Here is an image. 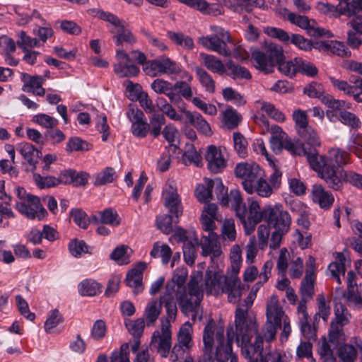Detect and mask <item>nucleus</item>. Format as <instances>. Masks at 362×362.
Segmentation results:
<instances>
[{"label": "nucleus", "mask_w": 362, "mask_h": 362, "mask_svg": "<svg viewBox=\"0 0 362 362\" xmlns=\"http://www.w3.org/2000/svg\"><path fill=\"white\" fill-rule=\"evenodd\" d=\"M205 289L207 294L220 296L228 294L230 303H237L242 296L245 286L239 276L227 271L224 274L220 270L212 271L208 269L205 274Z\"/></svg>", "instance_id": "nucleus-1"}, {"label": "nucleus", "mask_w": 362, "mask_h": 362, "mask_svg": "<svg viewBox=\"0 0 362 362\" xmlns=\"http://www.w3.org/2000/svg\"><path fill=\"white\" fill-rule=\"evenodd\" d=\"M234 334L228 330L227 338L224 337V327L216 324L214 320L209 321L206 325L204 334V352L211 357L215 348V358L216 362H226L231 351Z\"/></svg>", "instance_id": "nucleus-2"}, {"label": "nucleus", "mask_w": 362, "mask_h": 362, "mask_svg": "<svg viewBox=\"0 0 362 362\" xmlns=\"http://www.w3.org/2000/svg\"><path fill=\"white\" fill-rule=\"evenodd\" d=\"M202 274H197L191 276L188 284V293L183 291V294L177 296V302L182 313L188 315L189 313H198L199 305L203 298L202 288Z\"/></svg>", "instance_id": "nucleus-3"}, {"label": "nucleus", "mask_w": 362, "mask_h": 362, "mask_svg": "<svg viewBox=\"0 0 362 362\" xmlns=\"http://www.w3.org/2000/svg\"><path fill=\"white\" fill-rule=\"evenodd\" d=\"M16 194L18 200L16 203V209L19 213L31 220H42L45 217L47 211L39 197L27 193L24 188L20 187L16 188Z\"/></svg>", "instance_id": "nucleus-4"}, {"label": "nucleus", "mask_w": 362, "mask_h": 362, "mask_svg": "<svg viewBox=\"0 0 362 362\" xmlns=\"http://www.w3.org/2000/svg\"><path fill=\"white\" fill-rule=\"evenodd\" d=\"M350 154L340 148H332L329 152V158H325L323 156L319 155L313 148V151H311L308 155V161L311 168L316 171L319 176L321 177L320 170H324L327 167L336 169L333 166V163L337 164L339 167L346 165L349 162Z\"/></svg>", "instance_id": "nucleus-5"}, {"label": "nucleus", "mask_w": 362, "mask_h": 362, "mask_svg": "<svg viewBox=\"0 0 362 362\" xmlns=\"http://www.w3.org/2000/svg\"><path fill=\"white\" fill-rule=\"evenodd\" d=\"M210 30L213 34L200 37L198 42L209 51L217 52L225 57L230 56L231 52L228 48L227 44L232 42V37L229 31L217 25H211Z\"/></svg>", "instance_id": "nucleus-6"}, {"label": "nucleus", "mask_w": 362, "mask_h": 362, "mask_svg": "<svg viewBox=\"0 0 362 362\" xmlns=\"http://www.w3.org/2000/svg\"><path fill=\"white\" fill-rule=\"evenodd\" d=\"M321 178L325 180L328 187L334 190H341L344 182L362 189V175L352 171H346L342 168L334 169L327 167L320 170Z\"/></svg>", "instance_id": "nucleus-7"}, {"label": "nucleus", "mask_w": 362, "mask_h": 362, "mask_svg": "<svg viewBox=\"0 0 362 362\" xmlns=\"http://www.w3.org/2000/svg\"><path fill=\"white\" fill-rule=\"evenodd\" d=\"M271 130L272 135L270 138V145L273 151L279 153L284 148L293 155H304L307 158L308 155L313 151V149L308 151L303 146L293 141L279 126H272Z\"/></svg>", "instance_id": "nucleus-8"}, {"label": "nucleus", "mask_w": 362, "mask_h": 362, "mask_svg": "<svg viewBox=\"0 0 362 362\" xmlns=\"http://www.w3.org/2000/svg\"><path fill=\"white\" fill-rule=\"evenodd\" d=\"M235 336L238 343L240 339L253 337L257 333L256 317L254 313L247 308H237L235 312Z\"/></svg>", "instance_id": "nucleus-9"}, {"label": "nucleus", "mask_w": 362, "mask_h": 362, "mask_svg": "<svg viewBox=\"0 0 362 362\" xmlns=\"http://www.w3.org/2000/svg\"><path fill=\"white\" fill-rule=\"evenodd\" d=\"M237 217L243 226L245 235H251L255 230L256 226L264 218L265 220L264 208L261 211L259 203L252 199H248V207L239 208L237 210Z\"/></svg>", "instance_id": "nucleus-10"}, {"label": "nucleus", "mask_w": 362, "mask_h": 362, "mask_svg": "<svg viewBox=\"0 0 362 362\" xmlns=\"http://www.w3.org/2000/svg\"><path fill=\"white\" fill-rule=\"evenodd\" d=\"M282 57L281 48L274 44L269 45L265 52L254 50L252 53L255 67L266 74L272 72L276 63L282 60Z\"/></svg>", "instance_id": "nucleus-11"}, {"label": "nucleus", "mask_w": 362, "mask_h": 362, "mask_svg": "<svg viewBox=\"0 0 362 362\" xmlns=\"http://www.w3.org/2000/svg\"><path fill=\"white\" fill-rule=\"evenodd\" d=\"M265 221L275 230L288 232L290 228L291 218L287 211L284 210L281 204L264 207Z\"/></svg>", "instance_id": "nucleus-12"}, {"label": "nucleus", "mask_w": 362, "mask_h": 362, "mask_svg": "<svg viewBox=\"0 0 362 362\" xmlns=\"http://www.w3.org/2000/svg\"><path fill=\"white\" fill-rule=\"evenodd\" d=\"M235 174L237 177L241 178L244 189L248 194H252V185L261 176L264 171L259 165L253 162H242L236 165Z\"/></svg>", "instance_id": "nucleus-13"}, {"label": "nucleus", "mask_w": 362, "mask_h": 362, "mask_svg": "<svg viewBox=\"0 0 362 362\" xmlns=\"http://www.w3.org/2000/svg\"><path fill=\"white\" fill-rule=\"evenodd\" d=\"M297 132L308 145L315 148L320 145V140L313 128L308 125L307 115L302 110H296L293 114Z\"/></svg>", "instance_id": "nucleus-14"}, {"label": "nucleus", "mask_w": 362, "mask_h": 362, "mask_svg": "<svg viewBox=\"0 0 362 362\" xmlns=\"http://www.w3.org/2000/svg\"><path fill=\"white\" fill-rule=\"evenodd\" d=\"M164 206L177 219L182 214L181 198L177 193V185L174 180H168L163 190Z\"/></svg>", "instance_id": "nucleus-15"}, {"label": "nucleus", "mask_w": 362, "mask_h": 362, "mask_svg": "<svg viewBox=\"0 0 362 362\" xmlns=\"http://www.w3.org/2000/svg\"><path fill=\"white\" fill-rule=\"evenodd\" d=\"M148 75L176 74L181 71L180 65L167 57H161L149 62L144 67Z\"/></svg>", "instance_id": "nucleus-16"}, {"label": "nucleus", "mask_w": 362, "mask_h": 362, "mask_svg": "<svg viewBox=\"0 0 362 362\" xmlns=\"http://www.w3.org/2000/svg\"><path fill=\"white\" fill-rule=\"evenodd\" d=\"M168 322H162L160 329L155 330L151 340V347L163 357L167 356L171 348L172 332Z\"/></svg>", "instance_id": "nucleus-17"}, {"label": "nucleus", "mask_w": 362, "mask_h": 362, "mask_svg": "<svg viewBox=\"0 0 362 362\" xmlns=\"http://www.w3.org/2000/svg\"><path fill=\"white\" fill-rule=\"evenodd\" d=\"M288 20L293 24L306 30L307 33L314 37L333 36L332 33L322 28L317 26V23L314 20H309L307 16H300L294 13L288 14Z\"/></svg>", "instance_id": "nucleus-18"}, {"label": "nucleus", "mask_w": 362, "mask_h": 362, "mask_svg": "<svg viewBox=\"0 0 362 362\" xmlns=\"http://www.w3.org/2000/svg\"><path fill=\"white\" fill-rule=\"evenodd\" d=\"M115 59L114 71L119 77H134L139 73V68L130 62V57L122 48L117 49Z\"/></svg>", "instance_id": "nucleus-19"}, {"label": "nucleus", "mask_w": 362, "mask_h": 362, "mask_svg": "<svg viewBox=\"0 0 362 362\" xmlns=\"http://www.w3.org/2000/svg\"><path fill=\"white\" fill-rule=\"evenodd\" d=\"M255 339L254 341H252V337H247L246 340H244V338L240 339V342L238 344H240L242 347V354L243 356L248 358L249 360L255 359V356H264L262 354L263 351V339L261 337V334H258L257 333L255 334Z\"/></svg>", "instance_id": "nucleus-20"}, {"label": "nucleus", "mask_w": 362, "mask_h": 362, "mask_svg": "<svg viewBox=\"0 0 362 362\" xmlns=\"http://www.w3.org/2000/svg\"><path fill=\"white\" fill-rule=\"evenodd\" d=\"M357 76H354L350 77V82L354 83V85H350L346 81L340 80L332 76L329 77V79L334 88L344 92L348 95L353 96L356 102L362 103V98L361 97L362 95V90L357 84Z\"/></svg>", "instance_id": "nucleus-21"}, {"label": "nucleus", "mask_w": 362, "mask_h": 362, "mask_svg": "<svg viewBox=\"0 0 362 362\" xmlns=\"http://www.w3.org/2000/svg\"><path fill=\"white\" fill-rule=\"evenodd\" d=\"M192 325L189 322L184 323L177 333L178 344L173 348V352L177 356L182 355L192 347Z\"/></svg>", "instance_id": "nucleus-22"}, {"label": "nucleus", "mask_w": 362, "mask_h": 362, "mask_svg": "<svg viewBox=\"0 0 362 362\" xmlns=\"http://www.w3.org/2000/svg\"><path fill=\"white\" fill-rule=\"evenodd\" d=\"M179 1L204 15L217 16L224 13L223 6L218 4H210L206 0H179Z\"/></svg>", "instance_id": "nucleus-23"}, {"label": "nucleus", "mask_w": 362, "mask_h": 362, "mask_svg": "<svg viewBox=\"0 0 362 362\" xmlns=\"http://www.w3.org/2000/svg\"><path fill=\"white\" fill-rule=\"evenodd\" d=\"M205 158L207 161L208 168L214 173L221 172L226 166V162L221 149L214 145L208 147Z\"/></svg>", "instance_id": "nucleus-24"}, {"label": "nucleus", "mask_w": 362, "mask_h": 362, "mask_svg": "<svg viewBox=\"0 0 362 362\" xmlns=\"http://www.w3.org/2000/svg\"><path fill=\"white\" fill-rule=\"evenodd\" d=\"M358 351H362V339L353 337L350 340V344H344L339 347L338 356L343 362H354Z\"/></svg>", "instance_id": "nucleus-25"}, {"label": "nucleus", "mask_w": 362, "mask_h": 362, "mask_svg": "<svg viewBox=\"0 0 362 362\" xmlns=\"http://www.w3.org/2000/svg\"><path fill=\"white\" fill-rule=\"evenodd\" d=\"M266 317L267 321L281 325L286 318H288L276 296H272L267 302Z\"/></svg>", "instance_id": "nucleus-26"}, {"label": "nucleus", "mask_w": 362, "mask_h": 362, "mask_svg": "<svg viewBox=\"0 0 362 362\" xmlns=\"http://www.w3.org/2000/svg\"><path fill=\"white\" fill-rule=\"evenodd\" d=\"M339 4L334 6L329 3L318 2L316 8L319 12L329 17H338L341 15L349 16V11L351 7L348 0H338Z\"/></svg>", "instance_id": "nucleus-27"}, {"label": "nucleus", "mask_w": 362, "mask_h": 362, "mask_svg": "<svg viewBox=\"0 0 362 362\" xmlns=\"http://www.w3.org/2000/svg\"><path fill=\"white\" fill-rule=\"evenodd\" d=\"M179 108L180 111L185 114L190 124H192L199 133L205 136L211 135L212 132L209 124L199 113L187 110L185 105L183 103L181 106H179Z\"/></svg>", "instance_id": "nucleus-28"}, {"label": "nucleus", "mask_w": 362, "mask_h": 362, "mask_svg": "<svg viewBox=\"0 0 362 362\" xmlns=\"http://www.w3.org/2000/svg\"><path fill=\"white\" fill-rule=\"evenodd\" d=\"M201 247L202 255L204 257L212 255L214 257H218L222 254L216 233H209L207 235L203 236Z\"/></svg>", "instance_id": "nucleus-29"}, {"label": "nucleus", "mask_w": 362, "mask_h": 362, "mask_svg": "<svg viewBox=\"0 0 362 362\" xmlns=\"http://www.w3.org/2000/svg\"><path fill=\"white\" fill-rule=\"evenodd\" d=\"M151 87L156 93L165 95L173 104L182 103L181 98L174 92L175 84L168 81L157 78L153 81Z\"/></svg>", "instance_id": "nucleus-30"}, {"label": "nucleus", "mask_w": 362, "mask_h": 362, "mask_svg": "<svg viewBox=\"0 0 362 362\" xmlns=\"http://www.w3.org/2000/svg\"><path fill=\"white\" fill-rule=\"evenodd\" d=\"M146 268V263L139 262L127 274V284L129 287L134 288V293L136 295L142 292L144 289L142 285V273Z\"/></svg>", "instance_id": "nucleus-31"}, {"label": "nucleus", "mask_w": 362, "mask_h": 362, "mask_svg": "<svg viewBox=\"0 0 362 362\" xmlns=\"http://www.w3.org/2000/svg\"><path fill=\"white\" fill-rule=\"evenodd\" d=\"M312 199L322 209L330 208L334 201L332 194L325 190L321 185H314L313 186Z\"/></svg>", "instance_id": "nucleus-32"}, {"label": "nucleus", "mask_w": 362, "mask_h": 362, "mask_svg": "<svg viewBox=\"0 0 362 362\" xmlns=\"http://www.w3.org/2000/svg\"><path fill=\"white\" fill-rule=\"evenodd\" d=\"M199 60L203 66L213 73L222 75L226 72V66L214 55L202 52L199 54Z\"/></svg>", "instance_id": "nucleus-33"}, {"label": "nucleus", "mask_w": 362, "mask_h": 362, "mask_svg": "<svg viewBox=\"0 0 362 362\" xmlns=\"http://www.w3.org/2000/svg\"><path fill=\"white\" fill-rule=\"evenodd\" d=\"M18 151L30 165V170L33 172L36 170V164L40 152L31 144L24 143L19 144Z\"/></svg>", "instance_id": "nucleus-34"}, {"label": "nucleus", "mask_w": 362, "mask_h": 362, "mask_svg": "<svg viewBox=\"0 0 362 362\" xmlns=\"http://www.w3.org/2000/svg\"><path fill=\"white\" fill-rule=\"evenodd\" d=\"M111 33H114L112 39L118 47L132 46L136 42V39L132 33L129 29L125 28L123 25L116 30H112Z\"/></svg>", "instance_id": "nucleus-35"}, {"label": "nucleus", "mask_w": 362, "mask_h": 362, "mask_svg": "<svg viewBox=\"0 0 362 362\" xmlns=\"http://www.w3.org/2000/svg\"><path fill=\"white\" fill-rule=\"evenodd\" d=\"M162 302L157 299L151 300L146 305L144 317L148 326L154 325L162 311Z\"/></svg>", "instance_id": "nucleus-36"}, {"label": "nucleus", "mask_w": 362, "mask_h": 362, "mask_svg": "<svg viewBox=\"0 0 362 362\" xmlns=\"http://www.w3.org/2000/svg\"><path fill=\"white\" fill-rule=\"evenodd\" d=\"M346 261L345 255L341 252H338L336 254L335 262L331 263L328 267L332 276L339 284H341L340 274H342V276L345 275Z\"/></svg>", "instance_id": "nucleus-37"}, {"label": "nucleus", "mask_w": 362, "mask_h": 362, "mask_svg": "<svg viewBox=\"0 0 362 362\" xmlns=\"http://www.w3.org/2000/svg\"><path fill=\"white\" fill-rule=\"evenodd\" d=\"M205 182L209 187H212V190L214 189L216 197L222 205L226 206L228 204V189L224 187L221 179H205Z\"/></svg>", "instance_id": "nucleus-38"}, {"label": "nucleus", "mask_w": 362, "mask_h": 362, "mask_svg": "<svg viewBox=\"0 0 362 362\" xmlns=\"http://www.w3.org/2000/svg\"><path fill=\"white\" fill-rule=\"evenodd\" d=\"M101 285L93 279H85L78 286L79 293L83 296H94L101 292Z\"/></svg>", "instance_id": "nucleus-39"}, {"label": "nucleus", "mask_w": 362, "mask_h": 362, "mask_svg": "<svg viewBox=\"0 0 362 362\" xmlns=\"http://www.w3.org/2000/svg\"><path fill=\"white\" fill-rule=\"evenodd\" d=\"M21 79L23 83L22 90L24 92H32L35 88L42 86L45 78L40 76H31L27 73H22Z\"/></svg>", "instance_id": "nucleus-40"}, {"label": "nucleus", "mask_w": 362, "mask_h": 362, "mask_svg": "<svg viewBox=\"0 0 362 362\" xmlns=\"http://www.w3.org/2000/svg\"><path fill=\"white\" fill-rule=\"evenodd\" d=\"M197 78L202 86L209 93H214L215 91V81L211 76L203 68L196 67L194 69Z\"/></svg>", "instance_id": "nucleus-41"}, {"label": "nucleus", "mask_w": 362, "mask_h": 362, "mask_svg": "<svg viewBox=\"0 0 362 362\" xmlns=\"http://www.w3.org/2000/svg\"><path fill=\"white\" fill-rule=\"evenodd\" d=\"M256 105L257 108L266 113L271 118L278 122L284 121V115L277 110L273 104L266 101L259 100L256 102Z\"/></svg>", "instance_id": "nucleus-42"}, {"label": "nucleus", "mask_w": 362, "mask_h": 362, "mask_svg": "<svg viewBox=\"0 0 362 362\" xmlns=\"http://www.w3.org/2000/svg\"><path fill=\"white\" fill-rule=\"evenodd\" d=\"M117 177L116 171L113 168L107 167L95 175L93 185L102 186L112 183Z\"/></svg>", "instance_id": "nucleus-43"}, {"label": "nucleus", "mask_w": 362, "mask_h": 362, "mask_svg": "<svg viewBox=\"0 0 362 362\" xmlns=\"http://www.w3.org/2000/svg\"><path fill=\"white\" fill-rule=\"evenodd\" d=\"M156 107L172 120L180 121L182 119V115L163 98H158L156 100Z\"/></svg>", "instance_id": "nucleus-44"}, {"label": "nucleus", "mask_w": 362, "mask_h": 362, "mask_svg": "<svg viewBox=\"0 0 362 362\" xmlns=\"http://www.w3.org/2000/svg\"><path fill=\"white\" fill-rule=\"evenodd\" d=\"M150 255L153 258L161 257L163 263L166 264L171 258L172 250L167 244H160L157 242L154 243Z\"/></svg>", "instance_id": "nucleus-45"}, {"label": "nucleus", "mask_w": 362, "mask_h": 362, "mask_svg": "<svg viewBox=\"0 0 362 362\" xmlns=\"http://www.w3.org/2000/svg\"><path fill=\"white\" fill-rule=\"evenodd\" d=\"M230 258V267L228 271L235 276H238L242 265L241 250L238 245H235L231 248Z\"/></svg>", "instance_id": "nucleus-46"}, {"label": "nucleus", "mask_w": 362, "mask_h": 362, "mask_svg": "<svg viewBox=\"0 0 362 362\" xmlns=\"http://www.w3.org/2000/svg\"><path fill=\"white\" fill-rule=\"evenodd\" d=\"M233 147L240 158H245L248 154V142L246 138L240 132L233 134Z\"/></svg>", "instance_id": "nucleus-47"}, {"label": "nucleus", "mask_w": 362, "mask_h": 362, "mask_svg": "<svg viewBox=\"0 0 362 362\" xmlns=\"http://www.w3.org/2000/svg\"><path fill=\"white\" fill-rule=\"evenodd\" d=\"M97 223L117 226L119 224L117 213L112 209H107L99 213V218L94 217Z\"/></svg>", "instance_id": "nucleus-48"}, {"label": "nucleus", "mask_w": 362, "mask_h": 362, "mask_svg": "<svg viewBox=\"0 0 362 362\" xmlns=\"http://www.w3.org/2000/svg\"><path fill=\"white\" fill-rule=\"evenodd\" d=\"M252 193L255 192L261 197L268 198L274 192V187L261 176L252 185Z\"/></svg>", "instance_id": "nucleus-49"}, {"label": "nucleus", "mask_w": 362, "mask_h": 362, "mask_svg": "<svg viewBox=\"0 0 362 362\" xmlns=\"http://www.w3.org/2000/svg\"><path fill=\"white\" fill-rule=\"evenodd\" d=\"M167 36L174 43L185 49H192L194 46L192 38L182 33L168 31Z\"/></svg>", "instance_id": "nucleus-50"}, {"label": "nucleus", "mask_w": 362, "mask_h": 362, "mask_svg": "<svg viewBox=\"0 0 362 362\" xmlns=\"http://www.w3.org/2000/svg\"><path fill=\"white\" fill-rule=\"evenodd\" d=\"M242 117L238 111L233 107H228L223 112V119L226 126L230 129H235L238 126Z\"/></svg>", "instance_id": "nucleus-51"}, {"label": "nucleus", "mask_w": 362, "mask_h": 362, "mask_svg": "<svg viewBox=\"0 0 362 362\" xmlns=\"http://www.w3.org/2000/svg\"><path fill=\"white\" fill-rule=\"evenodd\" d=\"M221 236L223 240L233 242L236 239V229L233 218H226L221 226Z\"/></svg>", "instance_id": "nucleus-52"}, {"label": "nucleus", "mask_w": 362, "mask_h": 362, "mask_svg": "<svg viewBox=\"0 0 362 362\" xmlns=\"http://www.w3.org/2000/svg\"><path fill=\"white\" fill-rule=\"evenodd\" d=\"M339 120L344 125L355 129H358L361 127V122L359 118L354 113L341 110L339 113Z\"/></svg>", "instance_id": "nucleus-53"}, {"label": "nucleus", "mask_w": 362, "mask_h": 362, "mask_svg": "<svg viewBox=\"0 0 362 362\" xmlns=\"http://www.w3.org/2000/svg\"><path fill=\"white\" fill-rule=\"evenodd\" d=\"M124 324L129 332L134 338H139L142 335L145 327L144 318H138L135 320H127Z\"/></svg>", "instance_id": "nucleus-54"}, {"label": "nucleus", "mask_w": 362, "mask_h": 362, "mask_svg": "<svg viewBox=\"0 0 362 362\" xmlns=\"http://www.w3.org/2000/svg\"><path fill=\"white\" fill-rule=\"evenodd\" d=\"M179 218H176L173 214L161 215L157 217L156 224L158 228L165 234H169L173 229V223H177Z\"/></svg>", "instance_id": "nucleus-55"}, {"label": "nucleus", "mask_w": 362, "mask_h": 362, "mask_svg": "<svg viewBox=\"0 0 362 362\" xmlns=\"http://www.w3.org/2000/svg\"><path fill=\"white\" fill-rule=\"evenodd\" d=\"M315 278L316 275L305 274L300 286V294L302 297L309 299L312 298L314 294V284Z\"/></svg>", "instance_id": "nucleus-56"}, {"label": "nucleus", "mask_w": 362, "mask_h": 362, "mask_svg": "<svg viewBox=\"0 0 362 362\" xmlns=\"http://www.w3.org/2000/svg\"><path fill=\"white\" fill-rule=\"evenodd\" d=\"M129 248L127 245L118 246L110 254V259L119 264H127L129 262Z\"/></svg>", "instance_id": "nucleus-57"}, {"label": "nucleus", "mask_w": 362, "mask_h": 362, "mask_svg": "<svg viewBox=\"0 0 362 362\" xmlns=\"http://www.w3.org/2000/svg\"><path fill=\"white\" fill-rule=\"evenodd\" d=\"M183 159L185 163L194 164L199 166L202 162V156L192 144H187L185 146Z\"/></svg>", "instance_id": "nucleus-58"}, {"label": "nucleus", "mask_w": 362, "mask_h": 362, "mask_svg": "<svg viewBox=\"0 0 362 362\" xmlns=\"http://www.w3.org/2000/svg\"><path fill=\"white\" fill-rule=\"evenodd\" d=\"M17 37L18 40L16 42V45L22 49V51L39 46V41L36 38H33L28 35L23 30L18 32L17 33Z\"/></svg>", "instance_id": "nucleus-59"}, {"label": "nucleus", "mask_w": 362, "mask_h": 362, "mask_svg": "<svg viewBox=\"0 0 362 362\" xmlns=\"http://www.w3.org/2000/svg\"><path fill=\"white\" fill-rule=\"evenodd\" d=\"M180 294H183V291L177 289V287L175 286L173 282L168 281L165 286L164 293L160 297L158 300L162 302V303L174 302L175 297L177 299V296Z\"/></svg>", "instance_id": "nucleus-60"}, {"label": "nucleus", "mask_w": 362, "mask_h": 362, "mask_svg": "<svg viewBox=\"0 0 362 362\" xmlns=\"http://www.w3.org/2000/svg\"><path fill=\"white\" fill-rule=\"evenodd\" d=\"M180 294H183V291L177 289V287L175 286L173 282L168 281L165 286L164 293L160 297L158 300L162 302V303L174 302L175 297L177 299V296Z\"/></svg>", "instance_id": "nucleus-61"}, {"label": "nucleus", "mask_w": 362, "mask_h": 362, "mask_svg": "<svg viewBox=\"0 0 362 362\" xmlns=\"http://www.w3.org/2000/svg\"><path fill=\"white\" fill-rule=\"evenodd\" d=\"M298 63L299 61L295 59L294 62L280 60L279 61V62H276V64H278L279 70L281 73L287 76L293 77V76L296 75V72L298 71Z\"/></svg>", "instance_id": "nucleus-62"}, {"label": "nucleus", "mask_w": 362, "mask_h": 362, "mask_svg": "<svg viewBox=\"0 0 362 362\" xmlns=\"http://www.w3.org/2000/svg\"><path fill=\"white\" fill-rule=\"evenodd\" d=\"M32 122L47 129H52L57 127L59 123L57 119L44 113L34 115Z\"/></svg>", "instance_id": "nucleus-63"}, {"label": "nucleus", "mask_w": 362, "mask_h": 362, "mask_svg": "<svg viewBox=\"0 0 362 362\" xmlns=\"http://www.w3.org/2000/svg\"><path fill=\"white\" fill-rule=\"evenodd\" d=\"M348 148L356 156L362 157V134L359 133L353 134L350 137Z\"/></svg>", "instance_id": "nucleus-64"}]
</instances>
